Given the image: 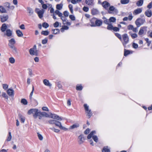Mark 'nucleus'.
I'll use <instances>...</instances> for the list:
<instances>
[{
	"instance_id": "6e6552de",
	"label": "nucleus",
	"mask_w": 152,
	"mask_h": 152,
	"mask_svg": "<svg viewBox=\"0 0 152 152\" xmlns=\"http://www.w3.org/2000/svg\"><path fill=\"white\" fill-rule=\"evenodd\" d=\"M145 19L142 18H139L136 20L135 23L137 27L142 25L145 22Z\"/></svg>"
},
{
	"instance_id": "c85d7f7f",
	"label": "nucleus",
	"mask_w": 152,
	"mask_h": 152,
	"mask_svg": "<svg viewBox=\"0 0 152 152\" xmlns=\"http://www.w3.org/2000/svg\"><path fill=\"white\" fill-rule=\"evenodd\" d=\"M16 33L18 37H22L23 36V34L22 32L19 30H17L16 31Z\"/></svg>"
},
{
	"instance_id": "864d4df0",
	"label": "nucleus",
	"mask_w": 152,
	"mask_h": 152,
	"mask_svg": "<svg viewBox=\"0 0 152 152\" xmlns=\"http://www.w3.org/2000/svg\"><path fill=\"white\" fill-rule=\"evenodd\" d=\"M37 134L39 139L40 140H42L43 139V137L42 135L39 133H37Z\"/></svg>"
},
{
	"instance_id": "a211bd4d",
	"label": "nucleus",
	"mask_w": 152,
	"mask_h": 152,
	"mask_svg": "<svg viewBox=\"0 0 152 152\" xmlns=\"http://www.w3.org/2000/svg\"><path fill=\"white\" fill-rule=\"evenodd\" d=\"M85 2L88 5L92 6L94 4V0H86Z\"/></svg>"
},
{
	"instance_id": "37998d69",
	"label": "nucleus",
	"mask_w": 152,
	"mask_h": 152,
	"mask_svg": "<svg viewBox=\"0 0 152 152\" xmlns=\"http://www.w3.org/2000/svg\"><path fill=\"white\" fill-rule=\"evenodd\" d=\"M129 2V0H121V3L122 4H126Z\"/></svg>"
},
{
	"instance_id": "4be33fe9",
	"label": "nucleus",
	"mask_w": 152,
	"mask_h": 152,
	"mask_svg": "<svg viewBox=\"0 0 152 152\" xmlns=\"http://www.w3.org/2000/svg\"><path fill=\"white\" fill-rule=\"evenodd\" d=\"M27 11L29 13V15L31 16L33 14L34 11L31 8L29 7H27Z\"/></svg>"
},
{
	"instance_id": "3c124183",
	"label": "nucleus",
	"mask_w": 152,
	"mask_h": 152,
	"mask_svg": "<svg viewBox=\"0 0 152 152\" xmlns=\"http://www.w3.org/2000/svg\"><path fill=\"white\" fill-rule=\"evenodd\" d=\"M49 34V32L47 31H43L41 32V34L45 36L48 35Z\"/></svg>"
},
{
	"instance_id": "a878e982",
	"label": "nucleus",
	"mask_w": 152,
	"mask_h": 152,
	"mask_svg": "<svg viewBox=\"0 0 152 152\" xmlns=\"http://www.w3.org/2000/svg\"><path fill=\"white\" fill-rule=\"evenodd\" d=\"M7 28V26L6 25V24L5 23H4L3 24L1 28V31L4 32L5 31L6 29Z\"/></svg>"
},
{
	"instance_id": "5fc2aeb1",
	"label": "nucleus",
	"mask_w": 152,
	"mask_h": 152,
	"mask_svg": "<svg viewBox=\"0 0 152 152\" xmlns=\"http://www.w3.org/2000/svg\"><path fill=\"white\" fill-rule=\"evenodd\" d=\"M49 26L48 24L46 23H44L42 24V26L45 28H47Z\"/></svg>"
},
{
	"instance_id": "e2e57ef3",
	"label": "nucleus",
	"mask_w": 152,
	"mask_h": 152,
	"mask_svg": "<svg viewBox=\"0 0 152 152\" xmlns=\"http://www.w3.org/2000/svg\"><path fill=\"white\" fill-rule=\"evenodd\" d=\"M28 74L31 77L32 76V75H33L32 72V70L30 69H28Z\"/></svg>"
},
{
	"instance_id": "09e8293b",
	"label": "nucleus",
	"mask_w": 152,
	"mask_h": 152,
	"mask_svg": "<svg viewBox=\"0 0 152 152\" xmlns=\"http://www.w3.org/2000/svg\"><path fill=\"white\" fill-rule=\"evenodd\" d=\"M68 7L69 8V9L72 14L73 13V6L71 4H69L68 6Z\"/></svg>"
},
{
	"instance_id": "4d7b16f0",
	"label": "nucleus",
	"mask_w": 152,
	"mask_h": 152,
	"mask_svg": "<svg viewBox=\"0 0 152 152\" xmlns=\"http://www.w3.org/2000/svg\"><path fill=\"white\" fill-rule=\"evenodd\" d=\"M34 90V86H33L32 91L31 92V93L30 94V96H29L30 98V99H31L32 96L33 95Z\"/></svg>"
},
{
	"instance_id": "bf43d9fd",
	"label": "nucleus",
	"mask_w": 152,
	"mask_h": 152,
	"mask_svg": "<svg viewBox=\"0 0 152 152\" xmlns=\"http://www.w3.org/2000/svg\"><path fill=\"white\" fill-rule=\"evenodd\" d=\"M3 88L4 90H6L8 88V86L6 84H3Z\"/></svg>"
},
{
	"instance_id": "052dcab7",
	"label": "nucleus",
	"mask_w": 152,
	"mask_h": 152,
	"mask_svg": "<svg viewBox=\"0 0 152 152\" xmlns=\"http://www.w3.org/2000/svg\"><path fill=\"white\" fill-rule=\"evenodd\" d=\"M134 26L132 25H129L127 26V29L129 30H132Z\"/></svg>"
},
{
	"instance_id": "b1692460",
	"label": "nucleus",
	"mask_w": 152,
	"mask_h": 152,
	"mask_svg": "<svg viewBox=\"0 0 152 152\" xmlns=\"http://www.w3.org/2000/svg\"><path fill=\"white\" fill-rule=\"evenodd\" d=\"M12 34V31L9 29H7L6 30V33L4 34L5 35H7V37H11Z\"/></svg>"
},
{
	"instance_id": "0e129e2a",
	"label": "nucleus",
	"mask_w": 152,
	"mask_h": 152,
	"mask_svg": "<svg viewBox=\"0 0 152 152\" xmlns=\"http://www.w3.org/2000/svg\"><path fill=\"white\" fill-rule=\"evenodd\" d=\"M64 15L65 17H67L69 15V12L67 11H64Z\"/></svg>"
},
{
	"instance_id": "dca6fc26",
	"label": "nucleus",
	"mask_w": 152,
	"mask_h": 152,
	"mask_svg": "<svg viewBox=\"0 0 152 152\" xmlns=\"http://www.w3.org/2000/svg\"><path fill=\"white\" fill-rule=\"evenodd\" d=\"M96 18H94L90 20V26L91 27H95V23H96Z\"/></svg>"
},
{
	"instance_id": "9d476101",
	"label": "nucleus",
	"mask_w": 152,
	"mask_h": 152,
	"mask_svg": "<svg viewBox=\"0 0 152 152\" xmlns=\"http://www.w3.org/2000/svg\"><path fill=\"white\" fill-rule=\"evenodd\" d=\"M35 11L37 13L39 18H41L43 17V15L44 12V10H39V9L37 8L35 9Z\"/></svg>"
},
{
	"instance_id": "de8ad7c7",
	"label": "nucleus",
	"mask_w": 152,
	"mask_h": 152,
	"mask_svg": "<svg viewBox=\"0 0 152 152\" xmlns=\"http://www.w3.org/2000/svg\"><path fill=\"white\" fill-rule=\"evenodd\" d=\"M110 22H115L116 21V19L115 18L113 17H111L109 18Z\"/></svg>"
},
{
	"instance_id": "e433bc0d",
	"label": "nucleus",
	"mask_w": 152,
	"mask_h": 152,
	"mask_svg": "<svg viewBox=\"0 0 152 152\" xmlns=\"http://www.w3.org/2000/svg\"><path fill=\"white\" fill-rule=\"evenodd\" d=\"M54 13L56 15H58L59 17H61L63 15L58 10H56L55 11Z\"/></svg>"
},
{
	"instance_id": "79ce46f5",
	"label": "nucleus",
	"mask_w": 152,
	"mask_h": 152,
	"mask_svg": "<svg viewBox=\"0 0 152 152\" xmlns=\"http://www.w3.org/2000/svg\"><path fill=\"white\" fill-rule=\"evenodd\" d=\"M2 96V97L5 98L7 99H8V96L6 94V93L5 92H3L2 93L1 95H0V96Z\"/></svg>"
},
{
	"instance_id": "6ab92c4d",
	"label": "nucleus",
	"mask_w": 152,
	"mask_h": 152,
	"mask_svg": "<svg viewBox=\"0 0 152 152\" xmlns=\"http://www.w3.org/2000/svg\"><path fill=\"white\" fill-rule=\"evenodd\" d=\"M8 18V15H4L1 17V20L2 22H4L7 20Z\"/></svg>"
},
{
	"instance_id": "680f3d73",
	"label": "nucleus",
	"mask_w": 152,
	"mask_h": 152,
	"mask_svg": "<svg viewBox=\"0 0 152 152\" xmlns=\"http://www.w3.org/2000/svg\"><path fill=\"white\" fill-rule=\"evenodd\" d=\"M54 26L55 27H58L59 26V22L58 21L56 22L53 24Z\"/></svg>"
},
{
	"instance_id": "393cba45",
	"label": "nucleus",
	"mask_w": 152,
	"mask_h": 152,
	"mask_svg": "<svg viewBox=\"0 0 152 152\" xmlns=\"http://www.w3.org/2000/svg\"><path fill=\"white\" fill-rule=\"evenodd\" d=\"M44 84L46 86H48L50 87L51 86V84L50 83L48 80L47 79H45L43 81Z\"/></svg>"
},
{
	"instance_id": "ddd939ff",
	"label": "nucleus",
	"mask_w": 152,
	"mask_h": 152,
	"mask_svg": "<svg viewBox=\"0 0 152 152\" xmlns=\"http://www.w3.org/2000/svg\"><path fill=\"white\" fill-rule=\"evenodd\" d=\"M4 6L6 8L10 9L11 10H13L15 8L14 6L13 5H10V4L8 2H5L4 4Z\"/></svg>"
},
{
	"instance_id": "0eeeda50",
	"label": "nucleus",
	"mask_w": 152,
	"mask_h": 152,
	"mask_svg": "<svg viewBox=\"0 0 152 152\" xmlns=\"http://www.w3.org/2000/svg\"><path fill=\"white\" fill-rule=\"evenodd\" d=\"M122 37L123 39V41L122 43L124 47H125L126 45L129 42V37L126 34H124L122 35Z\"/></svg>"
},
{
	"instance_id": "423d86ee",
	"label": "nucleus",
	"mask_w": 152,
	"mask_h": 152,
	"mask_svg": "<svg viewBox=\"0 0 152 152\" xmlns=\"http://www.w3.org/2000/svg\"><path fill=\"white\" fill-rule=\"evenodd\" d=\"M29 53L31 55H35L37 56L38 55V53L37 50L36 46L34 45L33 48L29 50Z\"/></svg>"
},
{
	"instance_id": "aec40b11",
	"label": "nucleus",
	"mask_w": 152,
	"mask_h": 152,
	"mask_svg": "<svg viewBox=\"0 0 152 152\" xmlns=\"http://www.w3.org/2000/svg\"><path fill=\"white\" fill-rule=\"evenodd\" d=\"M103 7L105 9L107 8L110 6V4L107 1H104L102 3Z\"/></svg>"
},
{
	"instance_id": "13d9d810",
	"label": "nucleus",
	"mask_w": 152,
	"mask_h": 152,
	"mask_svg": "<svg viewBox=\"0 0 152 152\" xmlns=\"http://www.w3.org/2000/svg\"><path fill=\"white\" fill-rule=\"evenodd\" d=\"M69 18L72 20H75V16L73 15H69Z\"/></svg>"
},
{
	"instance_id": "c9c22d12",
	"label": "nucleus",
	"mask_w": 152,
	"mask_h": 152,
	"mask_svg": "<svg viewBox=\"0 0 152 152\" xmlns=\"http://www.w3.org/2000/svg\"><path fill=\"white\" fill-rule=\"evenodd\" d=\"M18 116L20 119L21 122L22 123H23L25 121V118L23 117L20 114H19L18 115Z\"/></svg>"
},
{
	"instance_id": "20e7f679",
	"label": "nucleus",
	"mask_w": 152,
	"mask_h": 152,
	"mask_svg": "<svg viewBox=\"0 0 152 152\" xmlns=\"http://www.w3.org/2000/svg\"><path fill=\"white\" fill-rule=\"evenodd\" d=\"M15 43V41L14 39L12 38L9 40L8 45L11 49H12V51L15 53H17L16 48L14 46V45Z\"/></svg>"
},
{
	"instance_id": "49530a36",
	"label": "nucleus",
	"mask_w": 152,
	"mask_h": 152,
	"mask_svg": "<svg viewBox=\"0 0 152 152\" xmlns=\"http://www.w3.org/2000/svg\"><path fill=\"white\" fill-rule=\"evenodd\" d=\"M9 61L10 62L11 64H14L15 61V59L12 57L10 58Z\"/></svg>"
},
{
	"instance_id": "412c9836",
	"label": "nucleus",
	"mask_w": 152,
	"mask_h": 152,
	"mask_svg": "<svg viewBox=\"0 0 152 152\" xmlns=\"http://www.w3.org/2000/svg\"><path fill=\"white\" fill-rule=\"evenodd\" d=\"M102 21L96 18V23H95V27L99 26L102 24Z\"/></svg>"
},
{
	"instance_id": "7ed1b4c3",
	"label": "nucleus",
	"mask_w": 152,
	"mask_h": 152,
	"mask_svg": "<svg viewBox=\"0 0 152 152\" xmlns=\"http://www.w3.org/2000/svg\"><path fill=\"white\" fill-rule=\"evenodd\" d=\"M40 111L37 109H32L29 110L28 112L29 115L33 114L34 118H36L40 114Z\"/></svg>"
},
{
	"instance_id": "7c9ffc66",
	"label": "nucleus",
	"mask_w": 152,
	"mask_h": 152,
	"mask_svg": "<svg viewBox=\"0 0 152 152\" xmlns=\"http://www.w3.org/2000/svg\"><path fill=\"white\" fill-rule=\"evenodd\" d=\"M91 13L93 15H94L99 13L98 11L96 9H93L91 10Z\"/></svg>"
},
{
	"instance_id": "5701e85b",
	"label": "nucleus",
	"mask_w": 152,
	"mask_h": 152,
	"mask_svg": "<svg viewBox=\"0 0 152 152\" xmlns=\"http://www.w3.org/2000/svg\"><path fill=\"white\" fill-rule=\"evenodd\" d=\"M79 124L78 123H75L73 124L72 126H70L69 129H73L75 128H77L79 126Z\"/></svg>"
},
{
	"instance_id": "f3484780",
	"label": "nucleus",
	"mask_w": 152,
	"mask_h": 152,
	"mask_svg": "<svg viewBox=\"0 0 152 152\" xmlns=\"http://www.w3.org/2000/svg\"><path fill=\"white\" fill-rule=\"evenodd\" d=\"M145 15L148 17H151L152 15V13L151 11L149 10H147L145 12Z\"/></svg>"
},
{
	"instance_id": "6e6d98bb",
	"label": "nucleus",
	"mask_w": 152,
	"mask_h": 152,
	"mask_svg": "<svg viewBox=\"0 0 152 152\" xmlns=\"http://www.w3.org/2000/svg\"><path fill=\"white\" fill-rule=\"evenodd\" d=\"M83 89L82 86H76V89L77 90L80 91L81 90Z\"/></svg>"
},
{
	"instance_id": "f257e3e1",
	"label": "nucleus",
	"mask_w": 152,
	"mask_h": 152,
	"mask_svg": "<svg viewBox=\"0 0 152 152\" xmlns=\"http://www.w3.org/2000/svg\"><path fill=\"white\" fill-rule=\"evenodd\" d=\"M48 123L51 125L54 124L55 126L58 127L61 129L65 131L68 130V129L62 126L61 123L58 120L50 119L48 121Z\"/></svg>"
},
{
	"instance_id": "a18cd8bd",
	"label": "nucleus",
	"mask_w": 152,
	"mask_h": 152,
	"mask_svg": "<svg viewBox=\"0 0 152 152\" xmlns=\"http://www.w3.org/2000/svg\"><path fill=\"white\" fill-rule=\"evenodd\" d=\"M130 54V51L129 50H126L125 49L124 50V55L125 56H126Z\"/></svg>"
},
{
	"instance_id": "338daca9",
	"label": "nucleus",
	"mask_w": 152,
	"mask_h": 152,
	"mask_svg": "<svg viewBox=\"0 0 152 152\" xmlns=\"http://www.w3.org/2000/svg\"><path fill=\"white\" fill-rule=\"evenodd\" d=\"M112 30L115 31H119V29L117 27H114L113 26Z\"/></svg>"
},
{
	"instance_id": "69168bd1",
	"label": "nucleus",
	"mask_w": 152,
	"mask_h": 152,
	"mask_svg": "<svg viewBox=\"0 0 152 152\" xmlns=\"http://www.w3.org/2000/svg\"><path fill=\"white\" fill-rule=\"evenodd\" d=\"M48 41V39L47 38H45V39H43L42 41V43L43 44H46Z\"/></svg>"
},
{
	"instance_id": "4468645a",
	"label": "nucleus",
	"mask_w": 152,
	"mask_h": 152,
	"mask_svg": "<svg viewBox=\"0 0 152 152\" xmlns=\"http://www.w3.org/2000/svg\"><path fill=\"white\" fill-rule=\"evenodd\" d=\"M7 92V94L10 96H13L14 95V91L12 89L9 88L8 89Z\"/></svg>"
},
{
	"instance_id": "2eb2a0df",
	"label": "nucleus",
	"mask_w": 152,
	"mask_h": 152,
	"mask_svg": "<svg viewBox=\"0 0 152 152\" xmlns=\"http://www.w3.org/2000/svg\"><path fill=\"white\" fill-rule=\"evenodd\" d=\"M142 11V8H138L134 10L133 12V14L134 15H137L141 13Z\"/></svg>"
},
{
	"instance_id": "473e14b6",
	"label": "nucleus",
	"mask_w": 152,
	"mask_h": 152,
	"mask_svg": "<svg viewBox=\"0 0 152 152\" xmlns=\"http://www.w3.org/2000/svg\"><path fill=\"white\" fill-rule=\"evenodd\" d=\"M110 11H114L115 12H118V10L117 9H116L114 6H110L109 8Z\"/></svg>"
},
{
	"instance_id": "8fccbe9b",
	"label": "nucleus",
	"mask_w": 152,
	"mask_h": 152,
	"mask_svg": "<svg viewBox=\"0 0 152 152\" xmlns=\"http://www.w3.org/2000/svg\"><path fill=\"white\" fill-rule=\"evenodd\" d=\"M12 138V136L11 134V132H9V136L8 137L7 139V140L8 141H10Z\"/></svg>"
},
{
	"instance_id": "cd10ccee",
	"label": "nucleus",
	"mask_w": 152,
	"mask_h": 152,
	"mask_svg": "<svg viewBox=\"0 0 152 152\" xmlns=\"http://www.w3.org/2000/svg\"><path fill=\"white\" fill-rule=\"evenodd\" d=\"M0 12L1 13H6L7 11L6 9L2 6H0Z\"/></svg>"
},
{
	"instance_id": "39448f33",
	"label": "nucleus",
	"mask_w": 152,
	"mask_h": 152,
	"mask_svg": "<svg viewBox=\"0 0 152 152\" xmlns=\"http://www.w3.org/2000/svg\"><path fill=\"white\" fill-rule=\"evenodd\" d=\"M96 132L95 131H92L88 136L87 138L88 139H90L92 137L94 140L97 142L98 141V138L96 135H94V134H96Z\"/></svg>"
},
{
	"instance_id": "c03bdc74",
	"label": "nucleus",
	"mask_w": 152,
	"mask_h": 152,
	"mask_svg": "<svg viewBox=\"0 0 152 152\" xmlns=\"http://www.w3.org/2000/svg\"><path fill=\"white\" fill-rule=\"evenodd\" d=\"M107 25L108 26L107 27V29L108 30H112L113 27V26L110 23Z\"/></svg>"
},
{
	"instance_id": "9b49d317",
	"label": "nucleus",
	"mask_w": 152,
	"mask_h": 152,
	"mask_svg": "<svg viewBox=\"0 0 152 152\" xmlns=\"http://www.w3.org/2000/svg\"><path fill=\"white\" fill-rule=\"evenodd\" d=\"M85 138L83 134H81L78 137L77 141L79 144L81 145L84 142Z\"/></svg>"
},
{
	"instance_id": "72a5a7b5",
	"label": "nucleus",
	"mask_w": 152,
	"mask_h": 152,
	"mask_svg": "<svg viewBox=\"0 0 152 152\" xmlns=\"http://www.w3.org/2000/svg\"><path fill=\"white\" fill-rule=\"evenodd\" d=\"M69 29V27L66 26H62V28L61 29V30L62 32H63L64 31V30H68Z\"/></svg>"
},
{
	"instance_id": "58836bf2",
	"label": "nucleus",
	"mask_w": 152,
	"mask_h": 152,
	"mask_svg": "<svg viewBox=\"0 0 152 152\" xmlns=\"http://www.w3.org/2000/svg\"><path fill=\"white\" fill-rule=\"evenodd\" d=\"M103 19H104V23L106 24H108L110 23L109 19H107L106 18L103 17Z\"/></svg>"
},
{
	"instance_id": "603ef678",
	"label": "nucleus",
	"mask_w": 152,
	"mask_h": 152,
	"mask_svg": "<svg viewBox=\"0 0 152 152\" xmlns=\"http://www.w3.org/2000/svg\"><path fill=\"white\" fill-rule=\"evenodd\" d=\"M115 35L121 41L122 40V38L121 35L118 33H115Z\"/></svg>"
},
{
	"instance_id": "4c0bfd02",
	"label": "nucleus",
	"mask_w": 152,
	"mask_h": 152,
	"mask_svg": "<svg viewBox=\"0 0 152 152\" xmlns=\"http://www.w3.org/2000/svg\"><path fill=\"white\" fill-rule=\"evenodd\" d=\"M21 102L24 105H27L28 102L27 100L25 99H22L21 100Z\"/></svg>"
},
{
	"instance_id": "c756f323",
	"label": "nucleus",
	"mask_w": 152,
	"mask_h": 152,
	"mask_svg": "<svg viewBox=\"0 0 152 152\" xmlns=\"http://www.w3.org/2000/svg\"><path fill=\"white\" fill-rule=\"evenodd\" d=\"M50 129L56 133H58L60 132V130L55 128L54 127H50Z\"/></svg>"
},
{
	"instance_id": "2f4dec72",
	"label": "nucleus",
	"mask_w": 152,
	"mask_h": 152,
	"mask_svg": "<svg viewBox=\"0 0 152 152\" xmlns=\"http://www.w3.org/2000/svg\"><path fill=\"white\" fill-rule=\"evenodd\" d=\"M143 3V0H140L137 2L136 5L138 7H140L142 5Z\"/></svg>"
},
{
	"instance_id": "bb28decb",
	"label": "nucleus",
	"mask_w": 152,
	"mask_h": 152,
	"mask_svg": "<svg viewBox=\"0 0 152 152\" xmlns=\"http://www.w3.org/2000/svg\"><path fill=\"white\" fill-rule=\"evenodd\" d=\"M102 152H110V149L107 146H104L102 150Z\"/></svg>"
},
{
	"instance_id": "f704fd0d",
	"label": "nucleus",
	"mask_w": 152,
	"mask_h": 152,
	"mask_svg": "<svg viewBox=\"0 0 152 152\" xmlns=\"http://www.w3.org/2000/svg\"><path fill=\"white\" fill-rule=\"evenodd\" d=\"M63 7V4H58L56 5V8L58 10H61Z\"/></svg>"
},
{
	"instance_id": "774afa93",
	"label": "nucleus",
	"mask_w": 152,
	"mask_h": 152,
	"mask_svg": "<svg viewBox=\"0 0 152 152\" xmlns=\"http://www.w3.org/2000/svg\"><path fill=\"white\" fill-rule=\"evenodd\" d=\"M147 7L149 9H150L152 7V1L148 4Z\"/></svg>"
},
{
	"instance_id": "a19ab883",
	"label": "nucleus",
	"mask_w": 152,
	"mask_h": 152,
	"mask_svg": "<svg viewBox=\"0 0 152 152\" xmlns=\"http://www.w3.org/2000/svg\"><path fill=\"white\" fill-rule=\"evenodd\" d=\"M129 33L131 36V37L133 39L136 38L137 37V34L135 33L132 34L131 32H129Z\"/></svg>"
},
{
	"instance_id": "ea45409f",
	"label": "nucleus",
	"mask_w": 152,
	"mask_h": 152,
	"mask_svg": "<svg viewBox=\"0 0 152 152\" xmlns=\"http://www.w3.org/2000/svg\"><path fill=\"white\" fill-rule=\"evenodd\" d=\"M52 31H53V33L54 34H56L59 33L60 30L58 29H53Z\"/></svg>"
},
{
	"instance_id": "f03ea898",
	"label": "nucleus",
	"mask_w": 152,
	"mask_h": 152,
	"mask_svg": "<svg viewBox=\"0 0 152 152\" xmlns=\"http://www.w3.org/2000/svg\"><path fill=\"white\" fill-rule=\"evenodd\" d=\"M40 114L43 116L47 118H50L53 119L54 120H57L59 121H61L62 119L58 115L54 114H53L51 113H50L49 114H47L45 112H40Z\"/></svg>"
},
{
	"instance_id": "f8f14e48",
	"label": "nucleus",
	"mask_w": 152,
	"mask_h": 152,
	"mask_svg": "<svg viewBox=\"0 0 152 152\" xmlns=\"http://www.w3.org/2000/svg\"><path fill=\"white\" fill-rule=\"evenodd\" d=\"M146 26H143L140 28L139 32L138 34L139 35H142L144 34H145L147 31Z\"/></svg>"
},
{
	"instance_id": "1a4fd4ad",
	"label": "nucleus",
	"mask_w": 152,
	"mask_h": 152,
	"mask_svg": "<svg viewBox=\"0 0 152 152\" xmlns=\"http://www.w3.org/2000/svg\"><path fill=\"white\" fill-rule=\"evenodd\" d=\"M84 106L85 108L86 113H87V115L89 117V118H90L92 115V113L91 111V110L89 109V107L87 104H85L84 105Z\"/></svg>"
}]
</instances>
